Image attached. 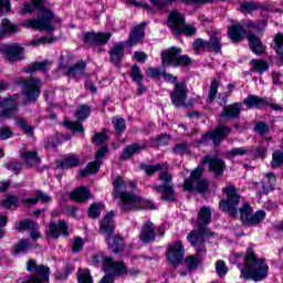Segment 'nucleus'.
Returning a JSON list of instances; mask_svg holds the SVG:
<instances>
[{
  "label": "nucleus",
  "instance_id": "4468645a",
  "mask_svg": "<svg viewBox=\"0 0 283 283\" xmlns=\"http://www.w3.org/2000/svg\"><path fill=\"white\" fill-rule=\"evenodd\" d=\"M25 49L14 43L4 48V56L10 63H19L25 59Z\"/></svg>",
  "mask_w": 283,
  "mask_h": 283
},
{
  "label": "nucleus",
  "instance_id": "8fccbe9b",
  "mask_svg": "<svg viewBox=\"0 0 283 283\" xmlns=\"http://www.w3.org/2000/svg\"><path fill=\"white\" fill-rule=\"evenodd\" d=\"M275 52L279 54L280 59L283 60V34L279 33L274 36Z\"/></svg>",
  "mask_w": 283,
  "mask_h": 283
},
{
  "label": "nucleus",
  "instance_id": "338daca9",
  "mask_svg": "<svg viewBox=\"0 0 283 283\" xmlns=\"http://www.w3.org/2000/svg\"><path fill=\"white\" fill-rule=\"evenodd\" d=\"M90 218H98L101 216V205L93 203L88 209Z\"/></svg>",
  "mask_w": 283,
  "mask_h": 283
},
{
  "label": "nucleus",
  "instance_id": "c03bdc74",
  "mask_svg": "<svg viewBox=\"0 0 283 283\" xmlns=\"http://www.w3.org/2000/svg\"><path fill=\"white\" fill-rule=\"evenodd\" d=\"M251 153V148L249 147H238V148H232L227 153L228 158H235V156H249Z\"/></svg>",
  "mask_w": 283,
  "mask_h": 283
},
{
  "label": "nucleus",
  "instance_id": "423d86ee",
  "mask_svg": "<svg viewBox=\"0 0 283 283\" xmlns=\"http://www.w3.org/2000/svg\"><path fill=\"white\" fill-rule=\"evenodd\" d=\"M247 28V36L250 43V48L254 54H263L264 44L260 41L255 34H262V28H266V21L263 22H253L248 21L245 24Z\"/></svg>",
  "mask_w": 283,
  "mask_h": 283
},
{
  "label": "nucleus",
  "instance_id": "09e8293b",
  "mask_svg": "<svg viewBox=\"0 0 283 283\" xmlns=\"http://www.w3.org/2000/svg\"><path fill=\"white\" fill-rule=\"evenodd\" d=\"M251 65L255 72H266L269 70V63L264 60H252Z\"/></svg>",
  "mask_w": 283,
  "mask_h": 283
},
{
  "label": "nucleus",
  "instance_id": "0e129e2a",
  "mask_svg": "<svg viewBox=\"0 0 283 283\" xmlns=\"http://www.w3.org/2000/svg\"><path fill=\"white\" fill-rule=\"evenodd\" d=\"M251 213H253V209L251 208V206H249V203H244L242 208H240V219L244 224V218L243 214L248 218H251Z\"/></svg>",
  "mask_w": 283,
  "mask_h": 283
},
{
  "label": "nucleus",
  "instance_id": "5fc2aeb1",
  "mask_svg": "<svg viewBox=\"0 0 283 283\" xmlns=\"http://www.w3.org/2000/svg\"><path fill=\"white\" fill-rule=\"evenodd\" d=\"M192 48H195V50H210L211 43L202 39H197L195 40Z\"/></svg>",
  "mask_w": 283,
  "mask_h": 283
},
{
  "label": "nucleus",
  "instance_id": "a18cd8bd",
  "mask_svg": "<svg viewBox=\"0 0 283 283\" xmlns=\"http://www.w3.org/2000/svg\"><path fill=\"white\" fill-rule=\"evenodd\" d=\"M21 158L27 163V165H32V163H36V149L31 151L21 150L20 151Z\"/></svg>",
  "mask_w": 283,
  "mask_h": 283
},
{
  "label": "nucleus",
  "instance_id": "e2e57ef3",
  "mask_svg": "<svg viewBox=\"0 0 283 283\" xmlns=\"http://www.w3.org/2000/svg\"><path fill=\"white\" fill-rule=\"evenodd\" d=\"M14 136V133L10 127L4 126L0 128V140H8L9 138H12Z\"/></svg>",
  "mask_w": 283,
  "mask_h": 283
},
{
  "label": "nucleus",
  "instance_id": "bb28decb",
  "mask_svg": "<svg viewBox=\"0 0 283 283\" xmlns=\"http://www.w3.org/2000/svg\"><path fill=\"white\" fill-rule=\"evenodd\" d=\"M86 43H107L112 39V33H94L90 32L84 34Z\"/></svg>",
  "mask_w": 283,
  "mask_h": 283
},
{
  "label": "nucleus",
  "instance_id": "9b49d317",
  "mask_svg": "<svg viewBox=\"0 0 283 283\" xmlns=\"http://www.w3.org/2000/svg\"><path fill=\"white\" fill-rule=\"evenodd\" d=\"M189 94V88L187 84L175 83L174 90L170 92V101L176 107H189L187 104V95Z\"/></svg>",
  "mask_w": 283,
  "mask_h": 283
},
{
  "label": "nucleus",
  "instance_id": "20e7f679",
  "mask_svg": "<svg viewBox=\"0 0 283 283\" xmlns=\"http://www.w3.org/2000/svg\"><path fill=\"white\" fill-rule=\"evenodd\" d=\"M142 169L146 172L147 176H154L156 171H161L159 175V180L165 182L163 186H157L155 189L156 191H160L164 196L161 197L163 200H176V192L169 182H171V174L167 172L169 167L167 164H160L156 166H147L142 165Z\"/></svg>",
  "mask_w": 283,
  "mask_h": 283
},
{
  "label": "nucleus",
  "instance_id": "5701e85b",
  "mask_svg": "<svg viewBox=\"0 0 283 283\" xmlns=\"http://www.w3.org/2000/svg\"><path fill=\"white\" fill-rule=\"evenodd\" d=\"M143 39H145V23L138 24L134 28L127 40V45H129V48L138 45Z\"/></svg>",
  "mask_w": 283,
  "mask_h": 283
},
{
  "label": "nucleus",
  "instance_id": "a211bd4d",
  "mask_svg": "<svg viewBox=\"0 0 283 283\" xmlns=\"http://www.w3.org/2000/svg\"><path fill=\"white\" fill-rule=\"evenodd\" d=\"M139 240L145 244H149V242H156V227H154V222L147 221L143 228Z\"/></svg>",
  "mask_w": 283,
  "mask_h": 283
},
{
  "label": "nucleus",
  "instance_id": "ea45409f",
  "mask_svg": "<svg viewBox=\"0 0 283 283\" xmlns=\"http://www.w3.org/2000/svg\"><path fill=\"white\" fill-rule=\"evenodd\" d=\"M3 167L4 169H8V171H11L13 176H19L23 169V164H21V161H8L7 164H3Z\"/></svg>",
  "mask_w": 283,
  "mask_h": 283
},
{
  "label": "nucleus",
  "instance_id": "0eeeda50",
  "mask_svg": "<svg viewBox=\"0 0 283 283\" xmlns=\"http://www.w3.org/2000/svg\"><path fill=\"white\" fill-rule=\"evenodd\" d=\"M226 193V199H222L219 203L221 211H226L232 218H235L238 214V205H240V195L233 186H228L223 189Z\"/></svg>",
  "mask_w": 283,
  "mask_h": 283
},
{
  "label": "nucleus",
  "instance_id": "f3484780",
  "mask_svg": "<svg viewBox=\"0 0 283 283\" xmlns=\"http://www.w3.org/2000/svg\"><path fill=\"white\" fill-rule=\"evenodd\" d=\"M107 154V147H102L97 150L95 161L88 164L85 169L80 171V176H90V174H96L101 167V158Z\"/></svg>",
  "mask_w": 283,
  "mask_h": 283
},
{
  "label": "nucleus",
  "instance_id": "cd10ccee",
  "mask_svg": "<svg viewBox=\"0 0 283 283\" xmlns=\"http://www.w3.org/2000/svg\"><path fill=\"white\" fill-rule=\"evenodd\" d=\"M114 229V211H111L102 219L101 233L109 235V233H113Z\"/></svg>",
  "mask_w": 283,
  "mask_h": 283
},
{
  "label": "nucleus",
  "instance_id": "ddd939ff",
  "mask_svg": "<svg viewBox=\"0 0 283 283\" xmlns=\"http://www.w3.org/2000/svg\"><path fill=\"white\" fill-rule=\"evenodd\" d=\"M167 258L172 264H180L185 259V245H182V242L176 241L170 243L168 245Z\"/></svg>",
  "mask_w": 283,
  "mask_h": 283
},
{
  "label": "nucleus",
  "instance_id": "f8f14e48",
  "mask_svg": "<svg viewBox=\"0 0 283 283\" xmlns=\"http://www.w3.org/2000/svg\"><path fill=\"white\" fill-rule=\"evenodd\" d=\"M14 85L22 87V96L27 101H34V94H36V77H15Z\"/></svg>",
  "mask_w": 283,
  "mask_h": 283
},
{
  "label": "nucleus",
  "instance_id": "4d7b16f0",
  "mask_svg": "<svg viewBox=\"0 0 283 283\" xmlns=\"http://www.w3.org/2000/svg\"><path fill=\"white\" fill-rule=\"evenodd\" d=\"M64 125L65 127H69V129L77 132L78 134H83V132H85V128H83V124L78 122H64Z\"/></svg>",
  "mask_w": 283,
  "mask_h": 283
},
{
  "label": "nucleus",
  "instance_id": "3c124183",
  "mask_svg": "<svg viewBox=\"0 0 283 283\" xmlns=\"http://www.w3.org/2000/svg\"><path fill=\"white\" fill-rule=\"evenodd\" d=\"M268 182H269V186H264L263 185V189L261 191V193H269V191H271V189H273L274 185H275V174L273 172H269L266 176H265Z\"/></svg>",
  "mask_w": 283,
  "mask_h": 283
},
{
  "label": "nucleus",
  "instance_id": "864d4df0",
  "mask_svg": "<svg viewBox=\"0 0 283 283\" xmlns=\"http://www.w3.org/2000/svg\"><path fill=\"white\" fill-rule=\"evenodd\" d=\"M216 271L219 277H224L227 273H229V269L227 268V264L224 261H217L216 263Z\"/></svg>",
  "mask_w": 283,
  "mask_h": 283
},
{
  "label": "nucleus",
  "instance_id": "de8ad7c7",
  "mask_svg": "<svg viewBox=\"0 0 283 283\" xmlns=\"http://www.w3.org/2000/svg\"><path fill=\"white\" fill-rule=\"evenodd\" d=\"M88 117H90V108L87 107V105H82L76 109L75 118H77V120H86V118Z\"/></svg>",
  "mask_w": 283,
  "mask_h": 283
},
{
  "label": "nucleus",
  "instance_id": "e433bc0d",
  "mask_svg": "<svg viewBox=\"0 0 283 283\" xmlns=\"http://www.w3.org/2000/svg\"><path fill=\"white\" fill-rule=\"evenodd\" d=\"M31 248L32 243H30V241L21 239L12 247V253L13 255H20V253H28Z\"/></svg>",
  "mask_w": 283,
  "mask_h": 283
},
{
  "label": "nucleus",
  "instance_id": "72a5a7b5",
  "mask_svg": "<svg viewBox=\"0 0 283 283\" xmlns=\"http://www.w3.org/2000/svg\"><path fill=\"white\" fill-rule=\"evenodd\" d=\"M66 74L70 78H83V76H85V63L80 62L70 66Z\"/></svg>",
  "mask_w": 283,
  "mask_h": 283
},
{
  "label": "nucleus",
  "instance_id": "69168bd1",
  "mask_svg": "<svg viewBox=\"0 0 283 283\" xmlns=\"http://www.w3.org/2000/svg\"><path fill=\"white\" fill-rule=\"evenodd\" d=\"M210 49L209 50H212V52H220L222 45L220 44V38H217V36H211L210 38Z\"/></svg>",
  "mask_w": 283,
  "mask_h": 283
},
{
  "label": "nucleus",
  "instance_id": "1a4fd4ad",
  "mask_svg": "<svg viewBox=\"0 0 283 283\" xmlns=\"http://www.w3.org/2000/svg\"><path fill=\"white\" fill-rule=\"evenodd\" d=\"M209 188V181L202 178V168L197 167L192 170L190 179H187L184 184V189L186 191H198L199 193H205Z\"/></svg>",
  "mask_w": 283,
  "mask_h": 283
},
{
  "label": "nucleus",
  "instance_id": "49530a36",
  "mask_svg": "<svg viewBox=\"0 0 283 283\" xmlns=\"http://www.w3.org/2000/svg\"><path fill=\"white\" fill-rule=\"evenodd\" d=\"M282 165H283V153L280 150H276L272 155L271 167L273 169H277V167H282Z\"/></svg>",
  "mask_w": 283,
  "mask_h": 283
},
{
  "label": "nucleus",
  "instance_id": "603ef678",
  "mask_svg": "<svg viewBox=\"0 0 283 283\" xmlns=\"http://www.w3.org/2000/svg\"><path fill=\"white\" fill-rule=\"evenodd\" d=\"M130 76H132L133 81H135V83H137L138 85H140V83H143V73L140 72L139 65L135 64L133 66Z\"/></svg>",
  "mask_w": 283,
  "mask_h": 283
},
{
  "label": "nucleus",
  "instance_id": "2f4dec72",
  "mask_svg": "<svg viewBox=\"0 0 283 283\" xmlns=\"http://www.w3.org/2000/svg\"><path fill=\"white\" fill-rule=\"evenodd\" d=\"M266 218V212L264 210H259L254 214H250V218L247 217V214H243L244 224L247 227H253L255 224H260L262 220Z\"/></svg>",
  "mask_w": 283,
  "mask_h": 283
},
{
  "label": "nucleus",
  "instance_id": "a878e982",
  "mask_svg": "<svg viewBox=\"0 0 283 283\" xmlns=\"http://www.w3.org/2000/svg\"><path fill=\"white\" fill-rule=\"evenodd\" d=\"M109 56L114 65H120V61H123V56H125V45L123 44V42L116 43L111 49Z\"/></svg>",
  "mask_w": 283,
  "mask_h": 283
},
{
  "label": "nucleus",
  "instance_id": "39448f33",
  "mask_svg": "<svg viewBox=\"0 0 283 283\" xmlns=\"http://www.w3.org/2000/svg\"><path fill=\"white\" fill-rule=\"evenodd\" d=\"M36 30L54 32L56 25L61 23V18L56 17V14L50 10V2L48 0H36Z\"/></svg>",
  "mask_w": 283,
  "mask_h": 283
},
{
  "label": "nucleus",
  "instance_id": "6ab92c4d",
  "mask_svg": "<svg viewBox=\"0 0 283 283\" xmlns=\"http://www.w3.org/2000/svg\"><path fill=\"white\" fill-rule=\"evenodd\" d=\"M104 270L112 271L117 275H125L127 273V266L123 262H114V259L106 256L104 258Z\"/></svg>",
  "mask_w": 283,
  "mask_h": 283
},
{
  "label": "nucleus",
  "instance_id": "b1692460",
  "mask_svg": "<svg viewBox=\"0 0 283 283\" xmlns=\"http://www.w3.org/2000/svg\"><path fill=\"white\" fill-rule=\"evenodd\" d=\"M27 271L30 274L19 277L18 283H36V261L34 259L27 262Z\"/></svg>",
  "mask_w": 283,
  "mask_h": 283
},
{
  "label": "nucleus",
  "instance_id": "393cba45",
  "mask_svg": "<svg viewBox=\"0 0 283 283\" xmlns=\"http://www.w3.org/2000/svg\"><path fill=\"white\" fill-rule=\"evenodd\" d=\"M52 238H59L61 235H70V229L64 220L57 221V223H51L49 226Z\"/></svg>",
  "mask_w": 283,
  "mask_h": 283
},
{
  "label": "nucleus",
  "instance_id": "412c9836",
  "mask_svg": "<svg viewBox=\"0 0 283 283\" xmlns=\"http://www.w3.org/2000/svg\"><path fill=\"white\" fill-rule=\"evenodd\" d=\"M209 164L210 171H213L216 176H222L224 172V161L220 158L205 157L202 159V165Z\"/></svg>",
  "mask_w": 283,
  "mask_h": 283
},
{
  "label": "nucleus",
  "instance_id": "f704fd0d",
  "mask_svg": "<svg viewBox=\"0 0 283 283\" xmlns=\"http://www.w3.org/2000/svg\"><path fill=\"white\" fill-rule=\"evenodd\" d=\"M90 198V189L86 187H80L71 193V199L75 200L76 202H85Z\"/></svg>",
  "mask_w": 283,
  "mask_h": 283
},
{
  "label": "nucleus",
  "instance_id": "c9c22d12",
  "mask_svg": "<svg viewBox=\"0 0 283 283\" xmlns=\"http://www.w3.org/2000/svg\"><path fill=\"white\" fill-rule=\"evenodd\" d=\"M36 283H50V268L49 266L38 265Z\"/></svg>",
  "mask_w": 283,
  "mask_h": 283
},
{
  "label": "nucleus",
  "instance_id": "4c0bfd02",
  "mask_svg": "<svg viewBox=\"0 0 283 283\" xmlns=\"http://www.w3.org/2000/svg\"><path fill=\"white\" fill-rule=\"evenodd\" d=\"M142 149H145V145H140V144H133L130 146H127L120 158L122 160H128V158H132V156H134V154H138Z\"/></svg>",
  "mask_w": 283,
  "mask_h": 283
},
{
  "label": "nucleus",
  "instance_id": "a19ab883",
  "mask_svg": "<svg viewBox=\"0 0 283 283\" xmlns=\"http://www.w3.org/2000/svg\"><path fill=\"white\" fill-rule=\"evenodd\" d=\"M77 282L78 283H94V279L92 277V273L88 269H80L77 272Z\"/></svg>",
  "mask_w": 283,
  "mask_h": 283
},
{
  "label": "nucleus",
  "instance_id": "473e14b6",
  "mask_svg": "<svg viewBox=\"0 0 283 283\" xmlns=\"http://www.w3.org/2000/svg\"><path fill=\"white\" fill-rule=\"evenodd\" d=\"M106 242L113 253H120V251H123V247H125V242L119 235L107 237Z\"/></svg>",
  "mask_w": 283,
  "mask_h": 283
},
{
  "label": "nucleus",
  "instance_id": "bf43d9fd",
  "mask_svg": "<svg viewBox=\"0 0 283 283\" xmlns=\"http://www.w3.org/2000/svg\"><path fill=\"white\" fill-rule=\"evenodd\" d=\"M72 271H74V268L72 266H66L64 270H57L55 272V277L57 280H67V276L70 275V273H72Z\"/></svg>",
  "mask_w": 283,
  "mask_h": 283
},
{
  "label": "nucleus",
  "instance_id": "58836bf2",
  "mask_svg": "<svg viewBox=\"0 0 283 283\" xmlns=\"http://www.w3.org/2000/svg\"><path fill=\"white\" fill-rule=\"evenodd\" d=\"M15 125L27 135L34 136V126H30L25 118L15 117Z\"/></svg>",
  "mask_w": 283,
  "mask_h": 283
},
{
  "label": "nucleus",
  "instance_id": "4be33fe9",
  "mask_svg": "<svg viewBox=\"0 0 283 283\" xmlns=\"http://www.w3.org/2000/svg\"><path fill=\"white\" fill-rule=\"evenodd\" d=\"M15 229L19 231V233L23 231H31V240H36V222L30 219L20 220L19 223H15Z\"/></svg>",
  "mask_w": 283,
  "mask_h": 283
},
{
  "label": "nucleus",
  "instance_id": "37998d69",
  "mask_svg": "<svg viewBox=\"0 0 283 283\" xmlns=\"http://www.w3.org/2000/svg\"><path fill=\"white\" fill-rule=\"evenodd\" d=\"M19 30V27L17 24L10 23L8 20L2 21V30L0 31V34L2 35V39L6 36V34H14Z\"/></svg>",
  "mask_w": 283,
  "mask_h": 283
},
{
  "label": "nucleus",
  "instance_id": "aec40b11",
  "mask_svg": "<svg viewBox=\"0 0 283 283\" xmlns=\"http://www.w3.org/2000/svg\"><path fill=\"white\" fill-rule=\"evenodd\" d=\"M244 34H247V31L240 22H237L228 28V36L232 43H240V41L244 39Z\"/></svg>",
  "mask_w": 283,
  "mask_h": 283
},
{
  "label": "nucleus",
  "instance_id": "2eb2a0df",
  "mask_svg": "<svg viewBox=\"0 0 283 283\" xmlns=\"http://www.w3.org/2000/svg\"><path fill=\"white\" fill-rule=\"evenodd\" d=\"M0 107H3L0 109V118H12L19 112V103L9 97L0 101Z\"/></svg>",
  "mask_w": 283,
  "mask_h": 283
},
{
  "label": "nucleus",
  "instance_id": "9d476101",
  "mask_svg": "<svg viewBox=\"0 0 283 283\" xmlns=\"http://www.w3.org/2000/svg\"><path fill=\"white\" fill-rule=\"evenodd\" d=\"M161 63L166 65H189L191 59L188 55H180V49L170 48L161 55Z\"/></svg>",
  "mask_w": 283,
  "mask_h": 283
},
{
  "label": "nucleus",
  "instance_id": "13d9d810",
  "mask_svg": "<svg viewBox=\"0 0 283 283\" xmlns=\"http://www.w3.org/2000/svg\"><path fill=\"white\" fill-rule=\"evenodd\" d=\"M113 125L115 127V130L117 132V134H123V132L125 130V119H123L122 117H115L113 118Z\"/></svg>",
  "mask_w": 283,
  "mask_h": 283
},
{
  "label": "nucleus",
  "instance_id": "79ce46f5",
  "mask_svg": "<svg viewBox=\"0 0 283 283\" xmlns=\"http://www.w3.org/2000/svg\"><path fill=\"white\" fill-rule=\"evenodd\" d=\"M0 205L3 209H12V207H17V205H19V198L14 195H7L6 199L0 201Z\"/></svg>",
  "mask_w": 283,
  "mask_h": 283
},
{
  "label": "nucleus",
  "instance_id": "c85d7f7f",
  "mask_svg": "<svg viewBox=\"0 0 283 283\" xmlns=\"http://www.w3.org/2000/svg\"><path fill=\"white\" fill-rule=\"evenodd\" d=\"M244 105L249 107V109H253L256 107L258 109H262V107H265V105H269V102L266 99L256 96V95H250L243 101Z\"/></svg>",
  "mask_w": 283,
  "mask_h": 283
},
{
  "label": "nucleus",
  "instance_id": "774afa93",
  "mask_svg": "<svg viewBox=\"0 0 283 283\" xmlns=\"http://www.w3.org/2000/svg\"><path fill=\"white\" fill-rule=\"evenodd\" d=\"M241 10L243 12H253V10H258V4L253 2H243L241 4Z\"/></svg>",
  "mask_w": 283,
  "mask_h": 283
},
{
  "label": "nucleus",
  "instance_id": "c756f323",
  "mask_svg": "<svg viewBox=\"0 0 283 283\" xmlns=\"http://www.w3.org/2000/svg\"><path fill=\"white\" fill-rule=\"evenodd\" d=\"M81 160L75 155H66L62 160L57 161L59 169H72L78 167Z\"/></svg>",
  "mask_w": 283,
  "mask_h": 283
},
{
  "label": "nucleus",
  "instance_id": "7ed1b4c3",
  "mask_svg": "<svg viewBox=\"0 0 283 283\" xmlns=\"http://www.w3.org/2000/svg\"><path fill=\"white\" fill-rule=\"evenodd\" d=\"M241 277L244 280H253L254 282H262L269 275V264L263 259H255L253 249H248L244 266L240 268Z\"/></svg>",
  "mask_w": 283,
  "mask_h": 283
},
{
  "label": "nucleus",
  "instance_id": "6e6d98bb",
  "mask_svg": "<svg viewBox=\"0 0 283 283\" xmlns=\"http://www.w3.org/2000/svg\"><path fill=\"white\" fill-rule=\"evenodd\" d=\"M36 11V0H31V2L24 3L21 13L22 14H32Z\"/></svg>",
  "mask_w": 283,
  "mask_h": 283
},
{
  "label": "nucleus",
  "instance_id": "052dcab7",
  "mask_svg": "<svg viewBox=\"0 0 283 283\" xmlns=\"http://www.w3.org/2000/svg\"><path fill=\"white\" fill-rule=\"evenodd\" d=\"M186 264L190 271H193L195 269H198L200 260L198 259V256L191 255L186 259Z\"/></svg>",
  "mask_w": 283,
  "mask_h": 283
},
{
  "label": "nucleus",
  "instance_id": "6e6552de",
  "mask_svg": "<svg viewBox=\"0 0 283 283\" xmlns=\"http://www.w3.org/2000/svg\"><path fill=\"white\" fill-rule=\"evenodd\" d=\"M167 24L177 34H185L186 36H193L196 34V28L185 23V15L178 11L170 12Z\"/></svg>",
  "mask_w": 283,
  "mask_h": 283
},
{
  "label": "nucleus",
  "instance_id": "f257e3e1",
  "mask_svg": "<svg viewBox=\"0 0 283 283\" xmlns=\"http://www.w3.org/2000/svg\"><path fill=\"white\" fill-rule=\"evenodd\" d=\"M114 197L120 200L123 211H138L140 209H158V207L149 199H143L134 191L136 184L134 181H125L120 176L113 180Z\"/></svg>",
  "mask_w": 283,
  "mask_h": 283
},
{
  "label": "nucleus",
  "instance_id": "f03ea898",
  "mask_svg": "<svg viewBox=\"0 0 283 283\" xmlns=\"http://www.w3.org/2000/svg\"><path fill=\"white\" fill-rule=\"evenodd\" d=\"M198 218L199 229L191 231L187 235V240L191 247L198 251V253H205V238H211V235H213L211 230L205 228V226L211 222V209L208 207H202L198 213Z\"/></svg>",
  "mask_w": 283,
  "mask_h": 283
},
{
  "label": "nucleus",
  "instance_id": "dca6fc26",
  "mask_svg": "<svg viewBox=\"0 0 283 283\" xmlns=\"http://www.w3.org/2000/svg\"><path fill=\"white\" fill-rule=\"evenodd\" d=\"M231 129L227 126H220L214 132L207 133L203 135L202 140L200 143H207V140H212L214 145H220L221 140H224L227 136H229Z\"/></svg>",
  "mask_w": 283,
  "mask_h": 283
},
{
  "label": "nucleus",
  "instance_id": "7c9ffc66",
  "mask_svg": "<svg viewBox=\"0 0 283 283\" xmlns=\"http://www.w3.org/2000/svg\"><path fill=\"white\" fill-rule=\"evenodd\" d=\"M240 112H242V103H234L223 107L221 115L227 118H238Z\"/></svg>",
  "mask_w": 283,
  "mask_h": 283
},
{
  "label": "nucleus",
  "instance_id": "680f3d73",
  "mask_svg": "<svg viewBox=\"0 0 283 283\" xmlns=\"http://www.w3.org/2000/svg\"><path fill=\"white\" fill-rule=\"evenodd\" d=\"M219 83L218 81L213 80L211 85H210V91H209V95H208V99L209 101H214L216 96L218 95V87H219Z\"/></svg>",
  "mask_w": 283,
  "mask_h": 283
}]
</instances>
